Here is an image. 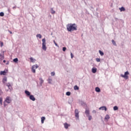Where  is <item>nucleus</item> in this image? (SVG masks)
<instances>
[{
	"label": "nucleus",
	"mask_w": 131,
	"mask_h": 131,
	"mask_svg": "<svg viewBox=\"0 0 131 131\" xmlns=\"http://www.w3.org/2000/svg\"><path fill=\"white\" fill-rule=\"evenodd\" d=\"M67 30L69 32L76 31L77 30V25H76V24H69L67 25Z\"/></svg>",
	"instance_id": "obj_1"
},
{
	"label": "nucleus",
	"mask_w": 131,
	"mask_h": 131,
	"mask_svg": "<svg viewBox=\"0 0 131 131\" xmlns=\"http://www.w3.org/2000/svg\"><path fill=\"white\" fill-rule=\"evenodd\" d=\"M42 49L43 51H47V47L46 45L47 43L46 42V38H44L42 39Z\"/></svg>",
	"instance_id": "obj_2"
},
{
	"label": "nucleus",
	"mask_w": 131,
	"mask_h": 131,
	"mask_svg": "<svg viewBox=\"0 0 131 131\" xmlns=\"http://www.w3.org/2000/svg\"><path fill=\"white\" fill-rule=\"evenodd\" d=\"M129 74V73L128 71H126L124 73V75L121 74L120 76L121 77H123V78H125V79H128V75Z\"/></svg>",
	"instance_id": "obj_3"
},
{
	"label": "nucleus",
	"mask_w": 131,
	"mask_h": 131,
	"mask_svg": "<svg viewBox=\"0 0 131 131\" xmlns=\"http://www.w3.org/2000/svg\"><path fill=\"white\" fill-rule=\"evenodd\" d=\"M75 116L77 120L79 119V112H78L77 109L75 110Z\"/></svg>",
	"instance_id": "obj_4"
},
{
	"label": "nucleus",
	"mask_w": 131,
	"mask_h": 131,
	"mask_svg": "<svg viewBox=\"0 0 131 131\" xmlns=\"http://www.w3.org/2000/svg\"><path fill=\"white\" fill-rule=\"evenodd\" d=\"M5 102H6V103H8V104H10L11 102H12V100L11 99V97L8 96L6 97Z\"/></svg>",
	"instance_id": "obj_5"
},
{
	"label": "nucleus",
	"mask_w": 131,
	"mask_h": 131,
	"mask_svg": "<svg viewBox=\"0 0 131 131\" xmlns=\"http://www.w3.org/2000/svg\"><path fill=\"white\" fill-rule=\"evenodd\" d=\"M7 73H8V70H5L0 72V75H6V74H7Z\"/></svg>",
	"instance_id": "obj_6"
},
{
	"label": "nucleus",
	"mask_w": 131,
	"mask_h": 131,
	"mask_svg": "<svg viewBox=\"0 0 131 131\" xmlns=\"http://www.w3.org/2000/svg\"><path fill=\"white\" fill-rule=\"evenodd\" d=\"M25 94H26L27 97H30L31 95V93L27 90L25 91Z\"/></svg>",
	"instance_id": "obj_7"
},
{
	"label": "nucleus",
	"mask_w": 131,
	"mask_h": 131,
	"mask_svg": "<svg viewBox=\"0 0 131 131\" xmlns=\"http://www.w3.org/2000/svg\"><path fill=\"white\" fill-rule=\"evenodd\" d=\"M29 99L30 100H31V101H35V97H34V96H33V95H31L30 96H29Z\"/></svg>",
	"instance_id": "obj_8"
},
{
	"label": "nucleus",
	"mask_w": 131,
	"mask_h": 131,
	"mask_svg": "<svg viewBox=\"0 0 131 131\" xmlns=\"http://www.w3.org/2000/svg\"><path fill=\"white\" fill-rule=\"evenodd\" d=\"M99 110H104L105 111H107V107L104 106L99 107Z\"/></svg>",
	"instance_id": "obj_9"
},
{
	"label": "nucleus",
	"mask_w": 131,
	"mask_h": 131,
	"mask_svg": "<svg viewBox=\"0 0 131 131\" xmlns=\"http://www.w3.org/2000/svg\"><path fill=\"white\" fill-rule=\"evenodd\" d=\"M39 80H40V85L41 86L43 83V79H42V78L40 77L39 78Z\"/></svg>",
	"instance_id": "obj_10"
},
{
	"label": "nucleus",
	"mask_w": 131,
	"mask_h": 131,
	"mask_svg": "<svg viewBox=\"0 0 131 131\" xmlns=\"http://www.w3.org/2000/svg\"><path fill=\"white\" fill-rule=\"evenodd\" d=\"M4 53H5V52H3V54H2L1 53H0V57H1V58H0V61H1V60H3V59H5V56H4Z\"/></svg>",
	"instance_id": "obj_11"
},
{
	"label": "nucleus",
	"mask_w": 131,
	"mask_h": 131,
	"mask_svg": "<svg viewBox=\"0 0 131 131\" xmlns=\"http://www.w3.org/2000/svg\"><path fill=\"white\" fill-rule=\"evenodd\" d=\"M85 114L86 115V116H89L90 115V110H85Z\"/></svg>",
	"instance_id": "obj_12"
},
{
	"label": "nucleus",
	"mask_w": 131,
	"mask_h": 131,
	"mask_svg": "<svg viewBox=\"0 0 131 131\" xmlns=\"http://www.w3.org/2000/svg\"><path fill=\"white\" fill-rule=\"evenodd\" d=\"M7 86H8V89L9 90H10V91L12 89V85H11V84H10V83H8L7 84Z\"/></svg>",
	"instance_id": "obj_13"
},
{
	"label": "nucleus",
	"mask_w": 131,
	"mask_h": 131,
	"mask_svg": "<svg viewBox=\"0 0 131 131\" xmlns=\"http://www.w3.org/2000/svg\"><path fill=\"white\" fill-rule=\"evenodd\" d=\"M95 91L96 93H100L101 92V89L99 87H96L95 88Z\"/></svg>",
	"instance_id": "obj_14"
},
{
	"label": "nucleus",
	"mask_w": 131,
	"mask_h": 131,
	"mask_svg": "<svg viewBox=\"0 0 131 131\" xmlns=\"http://www.w3.org/2000/svg\"><path fill=\"white\" fill-rule=\"evenodd\" d=\"M47 80H48V83H49L50 84H51L52 81H53V79H52L51 77H49L48 78V79Z\"/></svg>",
	"instance_id": "obj_15"
},
{
	"label": "nucleus",
	"mask_w": 131,
	"mask_h": 131,
	"mask_svg": "<svg viewBox=\"0 0 131 131\" xmlns=\"http://www.w3.org/2000/svg\"><path fill=\"white\" fill-rule=\"evenodd\" d=\"M92 73H96L97 72V69L96 68H93L92 69Z\"/></svg>",
	"instance_id": "obj_16"
},
{
	"label": "nucleus",
	"mask_w": 131,
	"mask_h": 131,
	"mask_svg": "<svg viewBox=\"0 0 131 131\" xmlns=\"http://www.w3.org/2000/svg\"><path fill=\"white\" fill-rule=\"evenodd\" d=\"M7 80H8V78H7V77H4L3 79V83H6V81H7Z\"/></svg>",
	"instance_id": "obj_17"
},
{
	"label": "nucleus",
	"mask_w": 131,
	"mask_h": 131,
	"mask_svg": "<svg viewBox=\"0 0 131 131\" xmlns=\"http://www.w3.org/2000/svg\"><path fill=\"white\" fill-rule=\"evenodd\" d=\"M64 128H66V129H67V128H68V127H69L70 125L68 124V123H64Z\"/></svg>",
	"instance_id": "obj_18"
},
{
	"label": "nucleus",
	"mask_w": 131,
	"mask_h": 131,
	"mask_svg": "<svg viewBox=\"0 0 131 131\" xmlns=\"http://www.w3.org/2000/svg\"><path fill=\"white\" fill-rule=\"evenodd\" d=\"M74 90L75 91H78V90H79V87H78V86H77V85H76L74 86Z\"/></svg>",
	"instance_id": "obj_19"
},
{
	"label": "nucleus",
	"mask_w": 131,
	"mask_h": 131,
	"mask_svg": "<svg viewBox=\"0 0 131 131\" xmlns=\"http://www.w3.org/2000/svg\"><path fill=\"white\" fill-rule=\"evenodd\" d=\"M104 119L105 120H108V119H110V116H109V115H106Z\"/></svg>",
	"instance_id": "obj_20"
},
{
	"label": "nucleus",
	"mask_w": 131,
	"mask_h": 131,
	"mask_svg": "<svg viewBox=\"0 0 131 131\" xmlns=\"http://www.w3.org/2000/svg\"><path fill=\"white\" fill-rule=\"evenodd\" d=\"M119 10H120V12H124V11H125V8L123 7H122L119 8Z\"/></svg>",
	"instance_id": "obj_21"
},
{
	"label": "nucleus",
	"mask_w": 131,
	"mask_h": 131,
	"mask_svg": "<svg viewBox=\"0 0 131 131\" xmlns=\"http://www.w3.org/2000/svg\"><path fill=\"white\" fill-rule=\"evenodd\" d=\"M45 120H46V117H42L41 118V123H43V122H45Z\"/></svg>",
	"instance_id": "obj_22"
},
{
	"label": "nucleus",
	"mask_w": 131,
	"mask_h": 131,
	"mask_svg": "<svg viewBox=\"0 0 131 131\" xmlns=\"http://www.w3.org/2000/svg\"><path fill=\"white\" fill-rule=\"evenodd\" d=\"M112 42L113 46H115V47H116V46H117V45L116 44V42H115V41L114 39L112 40Z\"/></svg>",
	"instance_id": "obj_23"
},
{
	"label": "nucleus",
	"mask_w": 131,
	"mask_h": 131,
	"mask_svg": "<svg viewBox=\"0 0 131 131\" xmlns=\"http://www.w3.org/2000/svg\"><path fill=\"white\" fill-rule=\"evenodd\" d=\"M13 61L15 63H17L18 61H19V60L18 59V58H15L13 59Z\"/></svg>",
	"instance_id": "obj_24"
},
{
	"label": "nucleus",
	"mask_w": 131,
	"mask_h": 131,
	"mask_svg": "<svg viewBox=\"0 0 131 131\" xmlns=\"http://www.w3.org/2000/svg\"><path fill=\"white\" fill-rule=\"evenodd\" d=\"M33 68H34L35 69H37V68H38V65L37 64H35V65H33L32 66Z\"/></svg>",
	"instance_id": "obj_25"
},
{
	"label": "nucleus",
	"mask_w": 131,
	"mask_h": 131,
	"mask_svg": "<svg viewBox=\"0 0 131 131\" xmlns=\"http://www.w3.org/2000/svg\"><path fill=\"white\" fill-rule=\"evenodd\" d=\"M99 53L101 56H104V52H103L102 51L99 50Z\"/></svg>",
	"instance_id": "obj_26"
},
{
	"label": "nucleus",
	"mask_w": 131,
	"mask_h": 131,
	"mask_svg": "<svg viewBox=\"0 0 131 131\" xmlns=\"http://www.w3.org/2000/svg\"><path fill=\"white\" fill-rule=\"evenodd\" d=\"M113 109H114V111H116L118 110V106H114Z\"/></svg>",
	"instance_id": "obj_27"
},
{
	"label": "nucleus",
	"mask_w": 131,
	"mask_h": 131,
	"mask_svg": "<svg viewBox=\"0 0 131 131\" xmlns=\"http://www.w3.org/2000/svg\"><path fill=\"white\" fill-rule=\"evenodd\" d=\"M51 14H55L56 12L54 10L53 8H51Z\"/></svg>",
	"instance_id": "obj_28"
},
{
	"label": "nucleus",
	"mask_w": 131,
	"mask_h": 131,
	"mask_svg": "<svg viewBox=\"0 0 131 131\" xmlns=\"http://www.w3.org/2000/svg\"><path fill=\"white\" fill-rule=\"evenodd\" d=\"M5 16V13L3 12H0V16L4 17Z\"/></svg>",
	"instance_id": "obj_29"
},
{
	"label": "nucleus",
	"mask_w": 131,
	"mask_h": 131,
	"mask_svg": "<svg viewBox=\"0 0 131 131\" xmlns=\"http://www.w3.org/2000/svg\"><path fill=\"white\" fill-rule=\"evenodd\" d=\"M32 71L33 73H35V69L34 68H33V67H32Z\"/></svg>",
	"instance_id": "obj_30"
},
{
	"label": "nucleus",
	"mask_w": 131,
	"mask_h": 131,
	"mask_svg": "<svg viewBox=\"0 0 131 131\" xmlns=\"http://www.w3.org/2000/svg\"><path fill=\"white\" fill-rule=\"evenodd\" d=\"M37 37H38L39 38H41V35L40 34H38L36 35Z\"/></svg>",
	"instance_id": "obj_31"
},
{
	"label": "nucleus",
	"mask_w": 131,
	"mask_h": 131,
	"mask_svg": "<svg viewBox=\"0 0 131 131\" xmlns=\"http://www.w3.org/2000/svg\"><path fill=\"white\" fill-rule=\"evenodd\" d=\"M70 95H71V92H67L66 93V95H67V96H70Z\"/></svg>",
	"instance_id": "obj_32"
},
{
	"label": "nucleus",
	"mask_w": 131,
	"mask_h": 131,
	"mask_svg": "<svg viewBox=\"0 0 131 131\" xmlns=\"http://www.w3.org/2000/svg\"><path fill=\"white\" fill-rule=\"evenodd\" d=\"M0 104L3 105V98L0 97Z\"/></svg>",
	"instance_id": "obj_33"
},
{
	"label": "nucleus",
	"mask_w": 131,
	"mask_h": 131,
	"mask_svg": "<svg viewBox=\"0 0 131 131\" xmlns=\"http://www.w3.org/2000/svg\"><path fill=\"white\" fill-rule=\"evenodd\" d=\"M55 72H52L51 73V76H55Z\"/></svg>",
	"instance_id": "obj_34"
},
{
	"label": "nucleus",
	"mask_w": 131,
	"mask_h": 131,
	"mask_svg": "<svg viewBox=\"0 0 131 131\" xmlns=\"http://www.w3.org/2000/svg\"><path fill=\"white\" fill-rule=\"evenodd\" d=\"M96 61H97V62H101V59L99 58H96Z\"/></svg>",
	"instance_id": "obj_35"
},
{
	"label": "nucleus",
	"mask_w": 131,
	"mask_h": 131,
	"mask_svg": "<svg viewBox=\"0 0 131 131\" xmlns=\"http://www.w3.org/2000/svg\"><path fill=\"white\" fill-rule=\"evenodd\" d=\"M87 117H89V120H92V116L89 115L87 116Z\"/></svg>",
	"instance_id": "obj_36"
},
{
	"label": "nucleus",
	"mask_w": 131,
	"mask_h": 131,
	"mask_svg": "<svg viewBox=\"0 0 131 131\" xmlns=\"http://www.w3.org/2000/svg\"><path fill=\"white\" fill-rule=\"evenodd\" d=\"M54 43L56 47H59V45L57 43H56V41L53 40Z\"/></svg>",
	"instance_id": "obj_37"
},
{
	"label": "nucleus",
	"mask_w": 131,
	"mask_h": 131,
	"mask_svg": "<svg viewBox=\"0 0 131 131\" xmlns=\"http://www.w3.org/2000/svg\"><path fill=\"white\" fill-rule=\"evenodd\" d=\"M67 48L66 47H63L62 48V51H63V52H65V51H66V50H67Z\"/></svg>",
	"instance_id": "obj_38"
},
{
	"label": "nucleus",
	"mask_w": 131,
	"mask_h": 131,
	"mask_svg": "<svg viewBox=\"0 0 131 131\" xmlns=\"http://www.w3.org/2000/svg\"><path fill=\"white\" fill-rule=\"evenodd\" d=\"M74 57V56L73 55V54H72V53H71V58L72 59V58H73Z\"/></svg>",
	"instance_id": "obj_39"
},
{
	"label": "nucleus",
	"mask_w": 131,
	"mask_h": 131,
	"mask_svg": "<svg viewBox=\"0 0 131 131\" xmlns=\"http://www.w3.org/2000/svg\"><path fill=\"white\" fill-rule=\"evenodd\" d=\"M4 46V42H1V47H2Z\"/></svg>",
	"instance_id": "obj_40"
},
{
	"label": "nucleus",
	"mask_w": 131,
	"mask_h": 131,
	"mask_svg": "<svg viewBox=\"0 0 131 131\" xmlns=\"http://www.w3.org/2000/svg\"><path fill=\"white\" fill-rule=\"evenodd\" d=\"M2 95H3V91L2 90H0V96H2Z\"/></svg>",
	"instance_id": "obj_41"
},
{
	"label": "nucleus",
	"mask_w": 131,
	"mask_h": 131,
	"mask_svg": "<svg viewBox=\"0 0 131 131\" xmlns=\"http://www.w3.org/2000/svg\"><path fill=\"white\" fill-rule=\"evenodd\" d=\"M30 60L31 61V62H33V58L32 57L30 58Z\"/></svg>",
	"instance_id": "obj_42"
},
{
	"label": "nucleus",
	"mask_w": 131,
	"mask_h": 131,
	"mask_svg": "<svg viewBox=\"0 0 131 131\" xmlns=\"http://www.w3.org/2000/svg\"><path fill=\"white\" fill-rule=\"evenodd\" d=\"M10 62L9 61H7V63H6V65H9Z\"/></svg>",
	"instance_id": "obj_43"
},
{
	"label": "nucleus",
	"mask_w": 131,
	"mask_h": 131,
	"mask_svg": "<svg viewBox=\"0 0 131 131\" xmlns=\"http://www.w3.org/2000/svg\"><path fill=\"white\" fill-rule=\"evenodd\" d=\"M115 19L116 21H118L119 20L118 18L115 17Z\"/></svg>",
	"instance_id": "obj_44"
},
{
	"label": "nucleus",
	"mask_w": 131,
	"mask_h": 131,
	"mask_svg": "<svg viewBox=\"0 0 131 131\" xmlns=\"http://www.w3.org/2000/svg\"><path fill=\"white\" fill-rule=\"evenodd\" d=\"M91 10H94V7L93 6L90 7Z\"/></svg>",
	"instance_id": "obj_45"
},
{
	"label": "nucleus",
	"mask_w": 131,
	"mask_h": 131,
	"mask_svg": "<svg viewBox=\"0 0 131 131\" xmlns=\"http://www.w3.org/2000/svg\"><path fill=\"white\" fill-rule=\"evenodd\" d=\"M97 113V112L96 111H95V110L93 111V113Z\"/></svg>",
	"instance_id": "obj_46"
},
{
	"label": "nucleus",
	"mask_w": 131,
	"mask_h": 131,
	"mask_svg": "<svg viewBox=\"0 0 131 131\" xmlns=\"http://www.w3.org/2000/svg\"><path fill=\"white\" fill-rule=\"evenodd\" d=\"M8 11L9 13H10V12H11V10L9 8L8 9Z\"/></svg>",
	"instance_id": "obj_47"
},
{
	"label": "nucleus",
	"mask_w": 131,
	"mask_h": 131,
	"mask_svg": "<svg viewBox=\"0 0 131 131\" xmlns=\"http://www.w3.org/2000/svg\"><path fill=\"white\" fill-rule=\"evenodd\" d=\"M9 33H10V34H12V31L9 30Z\"/></svg>",
	"instance_id": "obj_48"
},
{
	"label": "nucleus",
	"mask_w": 131,
	"mask_h": 131,
	"mask_svg": "<svg viewBox=\"0 0 131 131\" xmlns=\"http://www.w3.org/2000/svg\"><path fill=\"white\" fill-rule=\"evenodd\" d=\"M6 62H7V61H6V60H3V62H4V63H6Z\"/></svg>",
	"instance_id": "obj_49"
},
{
	"label": "nucleus",
	"mask_w": 131,
	"mask_h": 131,
	"mask_svg": "<svg viewBox=\"0 0 131 131\" xmlns=\"http://www.w3.org/2000/svg\"><path fill=\"white\" fill-rule=\"evenodd\" d=\"M4 105L5 106V107H6V106H7V105H6V104L5 103V102L4 103Z\"/></svg>",
	"instance_id": "obj_50"
},
{
	"label": "nucleus",
	"mask_w": 131,
	"mask_h": 131,
	"mask_svg": "<svg viewBox=\"0 0 131 131\" xmlns=\"http://www.w3.org/2000/svg\"><path fill=\"white\" fill-rule=\"evenodd\" d=\"M13 9H16V6H14V7H13Z\"/></svg>",
	"instance_id": "obj_51"
}]
</instances>
